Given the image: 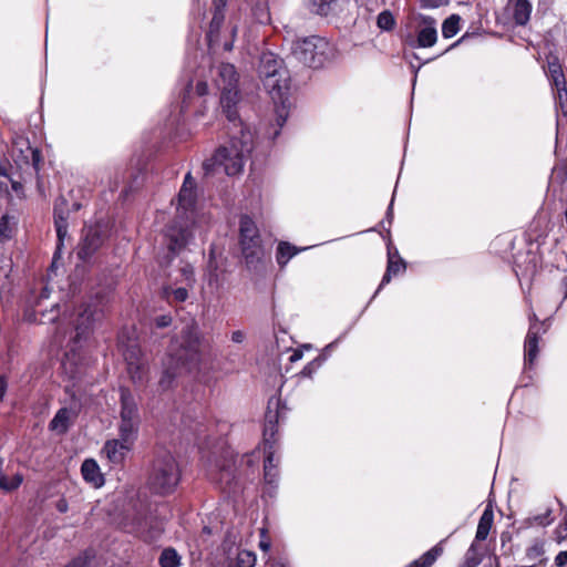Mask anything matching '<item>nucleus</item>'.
Masks as SVG:
<instances>
[{
	"label": "nucleus",
	"mask_w": 567,
	"mask_h": 567,
	"mask_svg": "<svg viewBox=\"0 0 567 567\" xmlns=\"http://www.w3.org/2000/svg\"><path fill=\"white\" fill-rule=\"evenodd\" d=\"M200 334L196 323L192 322L183 328L181 340L176 341L165 363V369L158 381L162 391L173 388L176 377L182 372H193L200 362Z\"/></svg>",
	"instance_id": "obj_1"
},
{
	"label": "nucleus",
	"mask_w": 567,
	"mask_h": 567,
	"mask_svg": "<svg viewBox=\"0 0 567 567\" xmlns=\"http://www.w3.org/2000/svg\"><path fill=\"white\" fill-rule=\"evenodd\" d=\"M103 313L104 306L101 301L82 305L75 313L68 318L69 324L71 326L70 331L62 326L66 320V317L63 318V321L56 328L54 343L56 347L65 348L66 360L76 362L78 351L87 340L94 323L103 317Z\"/></svg>",
	"instance_id": "obj_2"
},
{
	"label": "nucleus",
	"mask_w": 567,
	"mask_h": 567,
	"mask_svg": "<svg viewBox=\"0 0 567 567\" xmlns=\"http://www.w3.org/2000/svg\"><path fill=\"white\" fill-rule=\"evenodd\" d=\"M196 183L187 173L177 196V217L166 227L164 238L173 257L183 251L193 240V217L196 203Z\"/></svg>",
	"instance_id": "obj_3"
},
{
	"label": "nucleus",
	"mask_w": 567,
	"mask_h": 567,
	"mask_svg": "<svg viewBox=\"0 0 567 567\" xmlns=\"http://www.w3.org/2000/svg\"><path fill=\"white\" fill-rule=\"evenodd\" d=\"M231 124L238 128L239 136L234 133L225 145L218 147L214 155L204 162L203 168L206 174L214 173L217 168H221L228 176L243 172L254 147V134L240 118Z\"/></svg>",
	"instance_id": "obj_4"
},
{
	"label": "nucleus",
	"mask_w": 567,
	"mask_h": 567,
	"mask_svg": "<svg viewBox=\"0 0 567 567\" xmlns=\"http://www.w3.org/2000/svg\"><path fill=\"white\" fill-rule=\"evenodd\" d=\"M281 62L275 54L267 52L261 55L259 65L264 87L275 103L276 124L279 128L285 125L289 115L288 74L281 68Z\"/></svg>",
	"instance_id": "obj_5"
},
{
	"label": "nucleus",
	"mask_w": 567,
	"mask_h": 567,
	"mask_svg": "<svg viewBox=\"0 0 567 567\" xmlns=\"http://www.w3.org/2000/svg\"><path fill=\"white\" fill-rule=\"evenodd\" d=\"M215 86L220 91V107L230 123L239 120L238 104L240 95L238 90L239 75L230 63L220 62L209 70Z\"/></svg>",
	"instance_id": "obj_6"
},
{
	"label": "nucleus",
	"mask_w": 567,
	"mask_h": 567,
	"mask_svg": "<svg viewBox=\"0 0 567 567\" xmlns=\"http://www.w3.org/2000/svg\"><path fill=\"white\" fill-rule=\"evenodd\" d=\"M291 53L297 61L312 69H320L331 63L339 54L333 43L317 35L295 41Z\"/></svg>",
	"instance_id": "obj_7"
},
{
	"label": "nucleus",
	"mask_w": 567,
	"mask_h": 567,
	"mask_svg": "<svg viewBox=\"0 0 567 567\" xmlns=\"http://www.w3.org/2000/svg\"><path fill=\"white\" fill-rule=\"evenodd\" d=\"M279 399L271 398L268 402V410L265 416L264 426V477L268 485L276 486L279 477L278 464L279 458L276 457V439L277 424L280 417L279 413Z\"/></svg>",
	"instance_id": "obj_8"
},
{
	"label": "nucleus",
	"mask_w": 567,
	"mask_h": 567,
	"mask_svg": "<svg viewBox=\"0 0 567 567\" xmlns=\"http://www.w3.org/2000/svg\"><path fill=\"white\" fill-rule=\"evenodd\" d=\"M181 481V468L175 457L169 453L158 455L148 475L151 491L158 495L172 494Z\"/></svg>",
	"instance_id": "obj_9"
},
{
	"label": "nucleus",
	"mask_w": 567,
	"mask_h": 567,
	"mask_svg": "<svg viewBox=\"0 0 567 567\" xmlns=\"http://www.w3.org/2000/svg\"><path fill=\"white\" fill-rule=\"evenodd\" d=\"M121 422L118 426L120 439L134 444L140 424L137 404L132 392L127 388L120 389Z\"/></svg>",
	"instance_id": "obj_10"
},
{
	"label": "nucleus",
	"mask_w": 567,
	"mask_h": 567,
	"mask_svg": "<svg viewBox=\"0 0 567 567\" xmlns=\"http://www.w3.org/2000/svg\"><path fill=\"white\" fill-rule=\"evenodd\" d=\"M239 243L246 264L250 267L261 259L262 247L258 228L247 215L239 220Z\"/></svg>",
	"instance_id": "obj_11"
},
{
	"label": "nucleus",
	"mask_w": 567,
	"mask_h": 567,
	"mask_svg": "<svg viewBox=\"0 0 567 567\" xmlns=\"http://www.w3.org/2000/svg\"><path fill=\"white\" fill-rule=\"evenodd\" d=\"M208 92L207 82L200 79L188 80L182 92L181 113L194 111L197 116L205 114V96Z\"/></svg>",
	"instance_id": "obj_12"
},
{
	"label": "nucleus",
	"mask_w": 567,
	"mask_h": 567,
	"mask_svg": "<svg viewBox=\"0 0 567 567\" xmlns=\"http://www.w3.org/2000/svg\"><path fill=\"white\" fill-rule=\"evenodd\" d=\"M415 35H409L405 43L412 49L432 48L437 41V22L430 16L419 14Z\"/></svg>",
	"instance_id": "obj_13"
},
{
	"label": "nucleus",
	"mask_w": 567,
	"mask_h": 567,
	"mask_svg": "<svg viewBox=\"0 0 567 567\" xmlns=\"http://www.w3.org/2000/svg\"><path fill=\"white\" fill-rule=\"evenodd\" d=\"M124 359L132 382L136 385L146 383L148 381V364L141 348L137 344L128 346L124 351Z\"/></svg>",
	"instance_id": "obj_14"
},
{
	"label": "nucleus",
	"mask_w": 567,
	"mask_h": 567,
	"mask_svg": "<svg viewBox=\"0 0 567 567\" xmlns=\"http://www.w3.org/2000/svg\"><path fill=\"white\" fill-rule=\"evenodd\" d=\"M124 359L132 382L136 385L146 383L148 381V364L141 348L137 344L128 346L124 351Z\"/></svg>",
	"instance_id": "obj_15"
},
{
	"label": "nucleus",
	"mask_w": 567,
	"mask_h": 567,
	"mask_svg": "<svg viewBox=\"0 0 567 567\" xmlns=\"http://www.w3.org/2000/svg\"><path fill=\"white\" fill-rule=\"evenodd\" d=\"M105 231L99 224L86 226L83 229V237L78 247V257L85 261L103 245Z\"/></svg>",
	"instance_id": "obj_16"
},
{
	"label": "nucleus",
	"mask_w": 567,
	"mask_h": 567,
	"mask_svg": "<svg viewBox=\"0 0 567 567\" xmlns=\"http://www.w3.org/2000/svg\"><path fill=\"white\" fill-rule=\"evenodd\" d=\"M224 12L217 8V10L214 12L207 33V40L210 49H215L220 44V28L224 22ZM236 33L237 28L231 27L229 30V38L225 39L221 43V47L225 51H230L233 49Z\"/></svg>",
	"instance_id": "obj_17"
},
{
	"label": "nucleus",
	"mask_w": 567,
	"mask_h": 567,
	"mask_svg": "<svg viewBox=\"0 0 567 567\" xmlns=\"http://www.w3.org/2000/svg\"><path fill=\"white\" fill-rule=\"evenodd\" d=\"M529 329L525 339V364L532 367L538 355V341L542 331L540 323L535 312L529 315Z\"/></svg>",
	"instance_id": "obj_18"
},
{
	"label": "nucleus",
	"mask_w": 567,
	"mask_h": 567,
	"mask_svg": "<svg viewBox=\"0 0 567 567\" xmlns=\"http://www.w3.org/2000/svg\"><path fill=\"white\" fill-rule=\"evenodd\" d=\"M234 464L235 462L233 460H227L221 465L217 464L215 468L209 472L210 478L228 493L233 492V484L236 480Z\"/></svg>",
	"instance_id": "obj_19"
},
{
	"label": "nucleus",
	"mask_w": 567,
	"mask_h": 567,
	"mask_svg": "<svg viewBox=\"0 0 567 567\" xmlns=\"http://www.w3.org/2000/svg\"><path fill=\"white\" fill-rule=\"evenodd\" d=\"M78 417V409L72 406H64L58 410L53 419L49 423V430L62 435L65 434L70 426Z\"/></svg>",
	"instance_id": "obj_20"
},
{
	"label": "nucleus",
	"mask_w": 567,
	"mask_h": 567,
	"mask_svg": "<svg viewBox=\"0 0 567 567\" xmlns=\"http://www.w3.org/2000/svg\"><path fill=\"white\" fill-rule=\"evenodd\" d=\"M132 446V443H126L118 437L106 441L102 452L112 464L120 465L123 463Z\"/></svg>",
	"instance_id": "obj_21"
},
{
	"label": "nucleus",
	"mask_w": 567,
	"mask_h": 567,
	"mask_svg": "<svg viewBox=\"0 0 567 567\" xmlns=\"http://www.w3.org/2000/svg\"><path fill=\"white\" fill-rule=\"evenodd\" d=\"M205 287L203 288V293L215 295L219 291V289L224 286V277L221 271L218 269L216 261L213 256H209V260L207 264V268L204 275Z\"/></svg>",
	"instance_id": "obj_22"
},
{
	"label": "nucleus",
	"mask_w": 567,
	"mask_h": 567,
	"mask_svg": "<svg viewBox=\"0 0 567 567\" xmlns=\"http://www.w3.org/2000/svg\"><path fill=\"white\" fill-rule=\"evenodd\" d=\"M388 267L386 271L382 277L381 284L375 293H378L385 285L391 281L392 276H396L405 270V262L398 256V252L388 251Z\"/></svg>",
	"instance_id": "obj_23"
},
{
	"label": "nucleus",
	"mask_w": 567,
	"mask_h": 567,
	"mask_svg": "<svg viewBox=\"0 0 567 567\" xmlns=\"http://www.w3.org/2000/svg\"><path fill=\"white\" fill-rule=\"evenodd\" d=\"M81 473L83 478L94 487H101L104 484L100 466L92 458H87L82 463Z\"/></svg>",
	"instance_id": "obj_24"
},
{
	"label": "nucleus",
	"mask_w": 567,
	"mask_h": 567,
	"mask_svg": "<svg viewBox=\"0 0 567 567\" xmlns=\"http://www.w3.org/2000/svg\"><path fill=\"white\" fill-rule=\"evenodd\" d=\"M532 4L528 0H513V19L519 25H525L530 18Z\"/></svg>",
	"instance_id": "obj_25"
},
{
	"label": "nucleus",
	"mask_w": 567,
	"mask_h": 567,
	"mask_svg": "<svg viewBox=\"0 0 567 567\" xmlns=\"http://www.w3.org/2000/svg\"><path fill=\"white\" fill-rule=\"evenodd\" d=\"M13 269V261L7 255L0 256V291L8 290L11 286V272Z\"/></svg>",
	"instance_id": "obj_26"
},
{
	"label": "nucleus",
	"mask_w": 567,
	"mask_h": 567,
	"mask_svg": "<svg viewBox=\"0 0 567 567\" xmlns=\"http://www.w3.org/2000/svg\"><path fill=\"white\" fill-rule=\"evenodd\" d=\"M493 512L488 508L482 514L475 535V543L483 542L487 538L492 524H493Z\"/></svg>",
	"instance_id": "obj_27"
},
{
	"label": "nucleus",
	"mask_w": 567,
	"mask_h": 567,
	"mask_svg": "<svg viewBox=\"0 0 567 567\" xmlns=\"http://www.w3.org/2000/svg\"><path fill=\"white\" fill-rule=\"evenodd\" d=\"M306 248H297L296 246H292L289 243L281 241L278 245L277 248V262L282 268L285 267L288 261L296 256L298 252L305 250Z\"/></svg>",
	"instance_id": "obj_28"
},
{
	"label": "nucleus",
	"mask_w": 567,
	"mask_h": 567,
	"mask_svg": "<svg viewBox=\"0 0 567 567\" xmlns=\"http://www.w3.org/2000/svg\"><path fill=\"white\" fill-rule=\"evenodd\" d=\"M443 553L441 544L435 545L433 548L423 554L419 559L412 561L408 567H430L434 564L439 556Z\"/></svg>",
	"instance_id": "obj_29"
},
{
	"label": "nucleus",
	"mask_w": 567,
	"mask_h": 567,
	"mask_svg": "<svg viewBox=\"0 0 567 567\" xmlns=\"http://www.w3.org/2000/svg\"><path fill=\"white\" fill-rule=\"evenodd\" d=\"M547 70L549 81L555 89L566 86L565 75L560 64L556 60L548 62Z\"/></svg>",
	"instance_id": "obj_30"
},
{
	"label": "nucleus",
	"mask_w": 567,
	"mask_h": 567,
	"mask_svg": "<svg viewBox=\"0 0 567 567\" xmlns=\"http://www.w3.org/2000/svg\"><path fill=\"white\" fill-rule=\"evenodd\" d=\"M158 564L161 567H179L182 557L173 547L164 548L159 555Z\"/></svg>",
	"instance_id": "obj_31"
},
{
	"label": "nucleus",
	"mask_w": 567,
	"mask_h": 567,
	"mask_svg": "<svg viewBox=\"0 0 567 567\" xmlns=\"http://www.w3.org/2000/svg\"><path fill=\"white\" fill-rule=\"evenodd\" d=\"M482 563V553L478 545L473 542L464 555L463 561L458 567H478Z\"/></svg>",
	"instance_id": "obj_32"
},
{
	"label": "nucleus",
	"mask_w": 567,
	"mask_h": 567,
	"mask_svg": "<svg viewBox=\"0 0 567 567\" xmlns=\"http://www.w3.org/2000/svg\"><path fill=\"white\" fill-rule=\"evenodd\" d=\"M188 287H172L166 286L163 288V295L168 302H184L188 298Z\"/></svg>",
	"instance_id": "obj_33"
},
{
	"label": "nucleus",
	"mask_w": 567,
	"mask_h": 567,
	"mask_svg": "<svg viewBox=\"0 0 567 567\" xmlns=\"http://www.w3.org/2000/svg\"><path fill=\"white\" fill-rule=\"evenodd\" d=\"M13 146L19 147V151L23 154V147L25 146V151L31 154L32 165L35 171L39 169V163L41 161L40 151L37 148H31L29 145V141L23 137H17L13 140Z\"/></svg>",
	"instance_id": "obj_34"
},
{
	"label": "nucleus",
	"mask_w": 567,
	"mask_h": 567,
	"mask_svg": "<svg viewBox=\"0 0 567 567\" xmlns=\"http://www.w3.org/2000/svg\"><path fill=\"white\" fill-rule=\"evenodd\" d=\"M338 0H308V8L319 16H328Z\"/></svg>",
	"instance_id": "obj_35"
},
{
	"label": "nucleus",
	"mask_w": 567,
	"mask_h": 567,
	"mask_svg": "<svg viewBox=\"0 0 567 567\" xmlns=\"http://www.w3.org/2000/svg\"><path fill=\"white\" fill-rule=\"evenodd\" d=\"M16 220L9 215H3L0 218V241L9 240L16 229Z\"/></svg>",
	"instance_id": "obj_36"
},
{
	"label": "nucleus",
	"mask_w": 567,
	"mask_h": 567,
	"mask_svg": "<svg viewBox=\"0 0 567 567\" xmlns=\"http://www.w3.org/2000/svg\"><path fill=\"white\" fill-rule=\"evenodd\" d=\"M461 18L456 14H452L446 18L442 24V35L445 39L453 38L460 31Z\"/></svg>",
	"instance_id": "obj_37"
},
{
	"label": "nucleus",
	"mask_w": 567,
	"mask_h": 567,
	"mask_svg": "<svg viewBox=\"0 0 567 567\" xmlns=\"http://www.w3.org/2000/svg\"><path fill=\"white\" fill-rule=\"evenodd\" d=\"M58 305H54L49 312H41L40 318L37 317L35 310L25 312V320L39 321L40 323L54 322L56 319Z\"/></svg>",
	"instance_id": "obj_38"
},
{
	"label": "nucleus",
	"mask_w": 567,
	"mask_h": 567,
	"mask_svg": "<svg viewBox=\"0 0 567 567\" xmlns=\"http://www.w3.org/2000/svg\"><path fill=\"white\" fill-rule=\"evenodd\" d=\"M70 215V208L68 205V200L64 197H60L56 199L54 205V223H56L60 217L64 223H68Z\"/></svg>",
	"instance_id": "obj_39"
},
{
	"label": "nucleus",
	"mask_w": 567,
	"mask_h": 567,
	"mask_svg": "<svg viewBox=\"0 0 567 567\" xmlns=\"http://www.w3.org/2000/svg\"><path fill=\"white\" fill-rule=\"evenodd\" d=\"M256 561L257 557L255 553L243 549L237 554L236 567H255Z\"/></svg>",
	"instance_id": "obj_40"
},
{
	"label": "nucleus",
	"mask_w": 567,
	"mask_h": 567,
	"mask_svg": "<svg viewBox=\"0 0 567 567\" xmlns=\"http://www.w3.org/2000/svg\"><path fill=\"white\" fill-rule=\"evenodd\" d=\"M377 24L381 30L390 31L395 25V19L389 10H384L381 13H379L377 18Z\"/></svg>",
	"instance_id": "obj_41"
},
{
	"label": "nucleus",
	"mask_w": 567,
	"mask_h": 567,
	"mask_svg": "<svg viewBox=\"0 0 567 567\" xmlns=\"http://www.w3.org/2000/svg\"><path fill=\"white\" fill-rule=\"evenodd\" d=\"M23 481V477L21 474H16L11 478H8L7 476L0 477V488L6 492H11L17 489Z\"/></svg>",
	"instance_id": "obj_42"
},
{
	"label": "nucleus",
	"mask_w": 567,
	"mask_h": 567,
	"mask_svg": "<svg viewBox=\"0 0 567 567\" xmlns=\"http://www.w3.org/2000/svg\"><path fill=\"white\" fill-rule=\"evenodd\" d=\"M181 275L183 277L184 284L188 288H193L196 282L194 267L190 264H186L181 268Z\"/></svg>",
	"instance_id": "obj_43"
},
{
	"label": "nucleus",
	"mask_w": 567,
	"mask_h": 567,
	"mask_svg": "<svg viewBox=\"0 0 567 567\" xmlns=\"http://www.w3.org/2000/svg\"><path fill=\"white\" fill-rule=\"evenodd\" d=\"M56 237H58V250L61 249V246L64 244V240L68 238V227L69 224L64 223L61 218L54 223Z\"/></svg>",
	"instance_id": "obj_44"
},
{
	"label": "nucleus",
	"mask_w": 567,
	"mask_h": 567,
	"mask_svg": "<svg viewBox=\"0 0 567 567\" xmlns=\"http://www.w3.org/2000/svg\"><path fill=\"white\" fill-rule=\"evenodd\" d=\"M556 90V104L564 115L567 114V89L566 86L557 87Z\"/></svg>",
	"instance_id": "obj_45"
},
{
	"label": "nucleus",
	"mask_w": 567,
	"mask_h": 567,
	"mask_svg": "<svg viewBox=\"0 0 567 567\" xmlns=\"http://www.w3.org/2000/svg\"><path fill=\"white\" fill-rule=\"evenodd\" d=\"M91 558L92 555L89 551H85L70 561L66 567H85Z\"/></svg>",
	"instance_id": "obj_46"
},
{
	"label": "nucleus",
	"mask_w": 567,
	"mask_h": 567,
	"mask_svg": "<svg viewBox=\"0 0 567 567\" xmlns=\"http://www.w3.org/2000/svg\"><path fill=\"white\" fill-rule=\"evenodd\" d=\"M321 359L317 358L313 361L309 362L301 371V374L305 377H311L312 373L320 367Z\"/></svg>",
	"instance_id": "obj_47"
},
{
	"label": "nucleus",
	"mask_w": 567,
	"mask_h": 567,
	"mask_svg": "<svg viewBox=\"0 0 567 567\" xmlns=\"http://www.w3.org/2000/svg\"><path fill=\"white\" fill-rule=\"evenodd\" d=\"M172 323V317L169 315H162L155 319L157 328H166Z\"/></svg>",
	"instance_id": "obj_48"
},
{
	"label": "nucleus",
	"mask_w": 567,
	"mask_h": 567,
	"mask_svg": "<svg viewBox=\"0 0 567 567\" xmlns=\"http://www.w3.org/2000/svg\"><path fill=\"white\" fill-rule=\"evenodd\" d=\"M261 539L259 542V548L262 550V551H268L270 549V542L269 539L266 537V530L265 529H261Z\"/></svg>",
	"instance_id": "obj_49"
},
{
	"label": "nucleus",
	"mask_w": 567,
	"mask_h": 567,
	"mask_svg": "<svg viewBox=\"0 0 567 567\" xmlns=\"http://www.w3.org/2000/svg\"><path fill=\"white\" fill-rule=\"evenodd\" d=\"M246 334L243 330H236L231 333V341L235 343L244 342Z\"/></svg>",
	"instance_id": "obj_50"
},
{
	"label": "nucleus",
	"mask_w": 567,
	"mask_h": 567,
	"mask_svg": "<svg viewBox=\"0 0 567 567\" xmlns=\"http://www.w3.org/2000/svg\"><path fill=\"white\" fill-rule=\"evenodd\" d=\"M555 563H556L557 566H565V565H567V550L560 551L556 556Z\"/></svg>",
	"instance_id": "obj_51"
},
{
	"label": "nucleus",
	"mask_w": 567,
	"mask_h": 567,
	"mask_svg": "<svg viewBox=\"0 0 567 567\" xmlns=\"http://www.w3.org/2000/svg\"><path fill=\"white\" fill-rule=\"evenodd\" d=\"M55 508L60 512V513H65L68 512L69 509V505H68V502L65 498H60L56 504H55Z\"/></svg>",
	"instance_id": "obj_52"
},
{
	"label": "nucleus",
	"mask_w": 567,
	"mask_h": 567,
	"mask_svg": "<svg viewBox=\"0 0 567 567\" xmlns=\"http://www.w3.org/2000/svg\"><path fill=\"white\" fill-rule=\"evenodd\" d=\"M302 355H303L302 351L297 349V350H293L289 360H290V362H297V361L301 360Z\"/></svg>",
	"instance_id": "obj_53"
},
{
	"label": "nucleus",
	"mask_w": 567,
	"mask_h": 567,
	"mask_svg": "<svg viewBox=\"0 0 567 567\" xmlns=\"http://www.w3.org/2000/svg\"><path fill=\"white\" fill-rule=\"evenodd\" d=\"M258 20L260 22H266V21L269 20L268 12H267L266 8H260L259 9Z\"/></svg>",
	"instance_id": "obj_54"
},
{
	"label": "nucleus",
	"mask_w": 567,
	"mask_h": 567,
	"mask_svg": "<svg viewBox=\"0 0 567 567\" xmlns=\"http://www.w3.org/2000/svg\"><path fill=\"white\" fill-rule=\"evenodd\" d=\"M7 390V382L4 377H0V401L3 399Z\"/></svg>",
	"instance_id": "obj_55"
},
{
	"label": "nucleus",
	"mask_w": 567,
	"mask_h": 567,
	"mask_svg": "<svg viewBox=\"0 0 567 567\" xmlns=\"http://www.w3.org/2000/svg\"><path fill=\"white\" fill-rule=\"evenodd\" d=\"M560 287L564 291V299L567 298V276L561 279Z\"/></svg>",
	"instance_id": "obj_56"
},
{
	"label": "nucleus",
	"mask_w": 567,
	"mask_h": 567,
	"mask_svg": "<svg viewBox=\"0 0 567 567\" xmlns=\"http://www.w3.org/2000/svg\"><path fill=\"white\" fill-rule=\"evenodd\" d=\"M226 6V0H215V10L219 8L224 12V8Z\"/></svg>",
	"instance_id": "obj_57"
},
{
	"label": "nucleus",
	"mask_w": 567,
	"mask_h": 567,
	"mask_svg": "<svg viewBox=\"0 0 567 567\" xmlns=\"http://www.w3.org/2000/svg\"><path fill=\"white\" fill-rule=\"evenodd\" d=\"M392 207H393V199L391 200L388 212H386V218H388L389 223H391L392 216H393Z\"/></svg>",
	"instance_id": "obj_58"
},
{
	"label": "nucleus",
	"mask_w": 567,
	"mask_h": 567,
	"mask_svg": "<svg viewBox=\"0 0 567 567\" xmlns=\"http://www.w3.org/2000/svg\"><path fill=\"white\" fill-rule=\"evenodd\" d=\"M12 189L17 194H20V192L22 190V185L19 182H12Z\"/></svg>",
	"instance_id": "obj_59"
},
{
	"label": "nucleus",
	"mask_w": 567,
	"mask_h": 567,
	"mask_svg": "<svg viewBox=\"0 0 567 567\" xmlns=\"http://www.w3.org/2000/svg\"><path fill=\"white\" fill-rule=\"evenodd\" d=\"M81 207H82V205L79 202H74L72 204V210H74V212L79 210Z\"/></svg>",
	"instance_id": "obj_60"
},
{
	"label": "nucleus",
	"mask_w": 567,
	"mask_h": 567,
	"mask_svg": "<svg viewBox=\"0 0 567 567\" xmlns=\"http://www.w3.org/2000/svg\"><path fill=\"white\" fill-rule=\"evenodd\" d=\"M40 298H41V299H47V298H49V291H48V289H47V288H44V289L42 290V292H41V295H40Z\"/></svg>",
	"instance_id": "obj_61"
},
{
	"label": "nucleus",
	"mask_w": 567,
	"mask_h": 567,
	"mask_svg": "<svg viewBox=\"0 0 567 567\" xmlns=\"http://www.w3.org/2000/svg\"><path fill=\"white\" fill-rule=\"evenodd\" d=\"M336 343H337V341L329 343V344L326 347V349H324V350H326V351H330V350H332V349L334 348Z\"/></svg>",
	"instance_id": "obj_62"
},
{
	"label": "nucleus",
	"mask_w": 567,
	"mask_h": 567,
	"mask_svg": "<svg viewBox=\"0 0 567 567\" xmlns=\"http://www.w3.org/2000/svg\"><path fill=\"white\" fill-rule=\"evenodd\" d=\"M410 64H411V66L415 70V73L421 69V65H422V64H420V65H417V66L415 68L412 61H410Z\"/></svg>",
	"instance_id": "obj_63"
},
{
	"label": "nucleus",
	"mask_w": 567,
	"mask_h": 567,
	"mask_svg": "<svg viewBox=\"0 0 567 567\" xmlns=\"http://www.w3.org/2000/svg\"><path fill=\"white\" fill-rule=\"evenodd\" d=\"M528 274L533 275L534 274V268L530 269V270L526 269V271L523 272V275H528Z\"/></svg>",
	"instance_id": "obj_64"
}]
</instances>
